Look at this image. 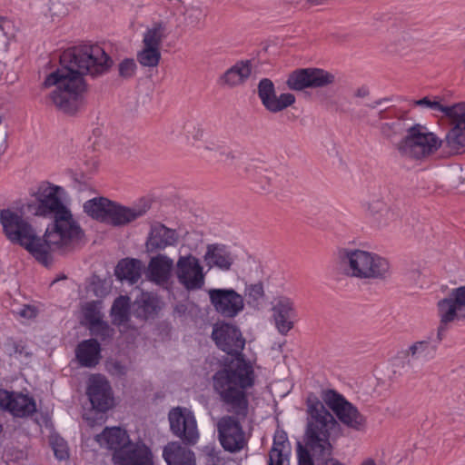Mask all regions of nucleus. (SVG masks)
Masks as SVG:
<instances>
[{"mask_svg":"<svg viewBox=\"0 0 465 465\" xmlns=\"http://www.w3.org/2000/svg\"><path fill=\"white\" fill-rule=\"evenodd\" d=\"M297 454L299 465H310L313 463V454L306 444L305 446H302L301 443L298 444Z\"/></svg>","mask_w":465,"mask_h":465,"instance_id":"46","label":"nucleus"},{"mask_svg":"<svg viewBox=\"0 0 465 465\" xmlns=\"http://www.w3.org/2000/svg\"><path fill=\"white\" fill-rule=\"evenodd\" d=\"M85 318L89 322V330L93 335L99 337L102 341L113 338L114 330L106 322L101 320L99 316L87 312Z\"/></svg>","mask_w":465,"mask_h":465,"instance_id":"37","label":"nucleus"},{"mask_svg":"<svg viewBox=\"0 0 465 465\" xmlns=\"http://www.w3.org/2000/svg\"><path fill=\"white\" fill-rule=\"evenodd\" d=\"M172 432L185 445H194L199 439L197 422L193 414L186 408H173L168 415Z\"/></svg>","mask_w":465,"mask_h":465,"instance_id":"15","label":"nucleus"},{"mask_svg":"<svg viewBox=\"0 0 465 465\" xmlns=\"http://www.w3.org/2000/svg\"><path fill=\"white\" fill-rule=\"evenodd\" d=\"M151 205L140 200L132 206H124L105 197H95L84 203V211L93 219L114 227L125 226L143 217Z\"/></svg>","mask_w":465,"mask_h":465,"instance_id":"5","label":"nucleus"},{"mask_svg":"<svg viewBox=\"0 0 465 465\" xmlns=\"http://www.w3.org/2000/svg\"><path fill=\"white\" fill-rule=\"evenodd\" d=\"M437 345H432L429 340L419 341L411 344L404 352L408 363L411 361H429L433 358Z\"/></svg>","mask_w":465,"mask_h":465,"instance_id":"35","label":"nucleus"},{"mask_svg":"<svg viewBox=\"0 0 465 465\" xmlns=\"http://www.w3.org/2000/svg\"><path fill=\"white\" fill-rule=\"evenodd\" d=\"M208 294L214 310L225 318H234L243 311V297L233 289H210Z\"/></svg>","mask_w":465,"mask_h":465,"instance_id":"17","label":"nucleus"},{"mask_svg":"<svg viewBox=\"0 0 465 465\" xmlns=\"http://www.w3.org/2000/svg\"><path fill=\"white\" fill-rule=\"evenodd\" d=\"M63 193V187L42 181L31 193V213L52 219L42 239L31 232V255L45 267L53 263L54 252L70 253L84 237V230L61 199Z\"/></svg>","mask_w":465,"mask_h":465,"instance_id":"1","label":"nucleus"},{"mask_svg":"<svg viewBox=\"0 0 465 465\" xmlns=\"http://www.w3.org/2000/svg\"><path fill=\"white\" fill-rule=\"evenodd\" d=\"M440 325L437 331L440 342L447 331V325L465 320V285L451 289L448 295L437 303Z\"/></svg>","mask_w":465,"mask_h":465,"instance_id":"9","label":"nucleus"},{"mask_svg":"<svg viewBox=\"0 0 465 465\" xmlns=\"http://www.w3.org/2000/svg\"><path fill=\"white\" fill-rule=\"evenodd\" d=\"M178 241L179 234L176 230L168 228L160 222H153L145 241V248L148 252H156L175 246Z\"/></svg>","mask_w":465,"mask_h":465,"instance_id":"22","label":"nucleus"},{"mask_svg":"<svg viewBox=\"0 0 465 465\" xmlns=\"http://www.w3.org/2000/svg\"><path fill=\"white\" fill-rule=\"evenodd\" d=\"M87 396L92 404V411L85 415L91 426L105 421L104 414L114 406L112 388L103 376H93L87 387Z\"/></svg>","mask_w":465,"mask_h":465,"instance_id":"8","label":"nucleus"},{"mask_svg":"<svg viewBox=\"0 0 465 465\" xmlns=\"http://www.w3.org/2000/svg\"><path fill=\"white\" fill-rule=\"evenodd\" d=\"M161 59V52L157 48H143L137 54V61L142 66L155 67Z\"/></svg>","mask_w":465,"mask_h":465,"instance_id":"40","label":"nucleus"},{"mask_svg":"<svg viewBox=\"0 0 465 465\" xmlns=\"http://www.w3.org/2000/svg\"><path fill=\"white\" fill-rule=\"evenodd\" d=\"M452 127L445 137L446 146L452 151L465 147V102L448 105L444 114Z\"/></svg>","mask_w":465,"mask_h":465,"instance_id":"19","label":"nucleus"},{"mask_svg":"<svg viewBox=\"0 0 465 465\" xmlns=\"http://www.w3.org/2000/svg\"><path fill=\"white\" fill-rule=\"evenodd\" d=\"M184 134L188 139L192 138L193 141H200L203 137V129L202 126L194 122H187L183 125Z\"/></svg>","mask_w":465,"mask_h":465,"instance_id":"43","label":"nucleus"},{"mask_svg":"<svg viewBox=\"0 0 465 465\" xmlns=\"http://www.w3.org/2000/svg\"><path fill=\"white\" fill-rule=\"evenodd\" d=\"M413 104L415 106L427 108L434 112H440L443 114V115L445 114L448 108V105H443L440 104V98L439 96H434L432 99L429 96H425L421 99L415 100Z\"/></svg>","mask_w":465,"mask_h":465,"instance_id":"42","label":"nucleus"},{"mask_svg":"<svg viewBox=\"0 0 465 465\" xmlns=\"http://www.w3.org/2000/svg\"><path fill=\"white\" fill-rule=\"evenodd\" d=\"M95 440L102 447H105L114 452H118L131 440L125 430L119 427L105 428L102 433L95 436Z\"/></svg>","mask_w":465,"mask_h":465,"instance_id":"29","label":"nucleus"},{"mask_svg":"<svg viewBox=\"0 0 465 465\" xmlns=\"http://www.w3.org/2000/svg\"><path fill=\"white\" fill-rule=\"evenodd\" d=\"M204 149L210 151L213 153V158L217 159V161L222 162L227 165L233 166L238 175L242 177L251 176V164L243 162L241 155L237 154L228 146L223 144L211 143L204 146Z\"/></svg>","mask_w":465,"mask_h":465,"instance_id":"25","label":"nucleus"},{"mask_svg":"<svg viewBox=\"0 0 465 465\" xmlns=\"http://www.w3.org/2000/svg\"><path fill=\"white\" fill-rule=\"evenodd\" d=\"M335 76L320 68H300L289 74L287 87L292 91H302L306 88H322L332 84Z\"/></svg>","mask_w":465,"mask_h":465,"instance_id":"12","label":"nucleus"},{"mask_svg":"<svg viewBox=\"0 0 465 465\" xmlns=\"http://www.w3.org/2000/svg\"><path fill=\"white\" fill-rule=\"evenodd\" d=\"M178 282L188 292L201 290L205 283V273L200 261L189 253L181 255L175 266Z\"/></svg>","mask_w":465,"mask_h":465,"instance_id":"13","label":"nucleus"},{"mask_svg":"<svg viewBox=\"0 0 465 465\" xmlns=\"http://www.w3.org/2000/svg\"><path fill=\"white\" fill-rule=\"evenodd\" d=\"M237 259L229 246L222 243H211L206 246L203 262L209 270L217 269L221 272L232 270Z\"/></svg>","mask_w":465,"mask_h":465,"instance_id":"23","label":"nucleus"},{"mask_svg":"<svg viewBox=\"0 0 465 465\" xmlns=\"http://www.w3.org/2000/svg\"><path fill=\"white\" fill-rule=\"evenodd\" d=\"M31 420L39 427L41 433H47L49 445L54 457L60 461L68 460L70 454L67 442L54 431V425L48 411H37L36 402L33 397H31Z\"/></svg>","mask_w":465,"mask_h":465,"instance_id":"14","label":"nucleus"},{"mask_svg":"<svg viewBox=\"0 0 465 465\" xmlns=\"http://www.w3.org/2000/svg\"><path fill=\"white\" fill-rule=\"evenodd\" d=\"M37 314V310L35 306L31 305V319L35 317Z\"/></svg>","mask_w":465,"mask_h":465,"instance_id":"54","label":"nucleus"},{"mask_svg":"<svg viewBox=\"0 0 465 465\" xmlns=\"http://www.w3.org/2000/svg\"><path fill=\"white\" fill-rule=\"evenodd\" d=\"M13 24L8 19L0 16V32L5 36L13 35Z\"/></svg>","mask_w":465,"mask_h":465,"instance_id":"47","label":"nucleus"},{"mask_svg":"<svg viewBox=\"0 0 465 465\" xmlns=\"http://www.w3.org/2000/svg\"><path fill=\"white\" fill-rule=\"evenodd\" d=\"M462 65L465 68V59L462 61Z\"/></svg>","mask_w":465,"mask_h":465,"instance_id":"56","label":"nucleus"},{"mask_svg":"<svg viewBox=\"0 0 465 465\" xmlns=\"http://www.w3.org/2000/svg\"><path fill=\"white\" fill-rule=\"evenodd\" d=\"M159 310V301L150 292H141L132 305V313L141 320L154 317Z\"/></svg>","mask_w":465,"mask_h":465,"instance_id":"30","label":"nucleus"},{"mask_svg":"<svg viewBox=\"0 0 465 465\" xmlns=\"http://www.w3.org/2000/svg\"><path fill=\"white\" fill-rule=\"evenodd\" d=\"M410 126L402 118H397L392 122L383 123L380 125V131L382 136L391 139L396 135L401 134L404 132L408 133Z\"/></svg>","mask_w":465,"mask_h":465,"instance_id":"39","label":"nucleus"},{"mask_svg":"<svg viewBox=\"0 0 465 465\" xmlns=\"http://www.w3.org/2000/svg\"><path fill=\"white\" fill-rule=\"evenodd\" d=\"M307 412L304 443L312 450L313 458L322 465H343L338 460L331 458L333 446L331 436L339 426L333 415L320 401L310 403Z\"/></svg>","mask_w":465,"mask_h":465,"instance_id":"4","label":"nucleus"},{"mask_svg":"<svg viewBox=\"0 0 465 465\" xmlns=\"http://www.w3.org/2000/svg\"><path fill=\"white\" fill-rule=\"evenodd\" d=\"M245 295L250 300L249 302H251V301L258 302L264 295V290H263L262 283L257 282V283L250 284V285L246 286Z\"/></svg>","mask_w":465,"mask_h":465,"instance_id":"45","label":"nucleus"},{"mask_svg":"<svg viewBox=\"0 0 465 465\" xmlns=\"http://www.w3.org/2000/svg\"><path fill=\"white\" fill-rule=\"evenodd\" d=\"M113 460L116 465H153L152 450L143 440H130L118 452H114Z\"/></svg>","mask_w":465,"mask_h":465,"instance_id":"21","label":"nucleus"},{"mask_svg":"<svg viewBox=\"0 0 465 465\" xmlns=\"http://www.w3.org/2000/svg\"><path fill=\"white\" fill-rule=\"evenodd\" d=\"M173 268V261L165 254L153 257L147 267V278L160 286L167 285Z\"/></svg>","mask_w":465,"mask_h":465,"instance_id":"27","label":"nucleus"},{"mask_svg":"<svg viewBox=\"0 0 465 465\" xmlns=\"http://www.w3.org/2000/svg\"><path fill=\"white\" fill-rule=\"evenodd\" d=\"M290 443L284 431H277L273 438V444L269 454V463L288 465V452Z\"/></svg>","mask_w":465,"mask_h":465,"instance_id":"34","label":"nucleus"},{"mask_svg":"<svg viewBox=\"0 0 465 465\" xmlns=\"http://www.w3.org/2000/svg\"><path fill=\"white\" fill-rule=\"evenodd\" d=\"M2 430H3V426H2V424L0 423V433L2 432Z\"/></svg>","mask_w":465,"mask_h":465,"instance_id":"55","label":"nucleus"},{"mask_svg":"<svg viewBox=\"0 0 465 465\" xmlns=\"http://www.w3.org/2000/svg\"><path fill=\"white\" fill-rule=\"evenodd\" d=\"M15 352L18 354H25V356L28 354L26 351V346L21 344L15 345Z\"/></svg>","mask_w":465,"mask_h":465,"instance_id":"50","label":"nucleus"},{"mask_svg":"<svg viewBox=\"0 0 465 465\" xmlns=\"http://www.w3.org/2000/svg\"><path fill=\"white\" fill-rule=\"evenodd\" d=\"M101 347L95 339L81 341L75 350L76 359L84 367L95 366L100 359Z\"/></svg>","mask_w":465,"mask_h":465,"instance_id":"32","label":"nucleus"},{"mask_svg":"<svg viewBox=\"0 0 465 465\" xmlns=\"http://www.w3.org/2000/svg\"><path fill=\"white\" fill-rule=\"evenodd\" d=\"M257 93L262 104L272 114L282 112L296 101L294 94L291 93H282L277 95L274 84L269 78L260 80Z\"/></svg>","mask_w":465,"mask_h":465,"instance_id":"20","label":"nucleus"},{"mask_svg":"<svg viewBox=\"0 0 465 465\" xmlns=\"http://www.w3.org/2000/svg\"><path fill=\"white\" fill-rule=\"evenodd\" d=\"M136 70V64L134 59H124L118 66L119 75L124 78L132 77Z\"/></svg>","mask_w":465,"mask_h":465,"instance_id":"44","label":"nucleus"},{"mask_svg":"<svg viewBox=\"0 0 465 465\" xmlns=\"http://www.w3.org/2000/svg\"><path fill=\"white\" fill-rule=\"evenodd\" d=\"M28 308L29 306L25 304L21 309H19L18 311H14V312L17 313L22 318H25Z\"/></svg>","mask_w":465,"mask_h":465,"instance_id":"51","label":"nucleus"},{"mask_svg":"<svg viewBox=\"0 0 465 465\" xmlns=\"http://www.w3.org/2000/svg\"><path fill=\"white\" fill-rule=\"evenodd\" d=\"M0 223L5 236L11 243L29 251V223L21 210H1Z\"/></svg>","mask_w":465,"mask_h":465,"instance_id":"11","label":"nucleus"},{"mask_svg":"<svg viewBox=\"0 0 465 465\" xmlns=\"http://www.w3.org/2000/svg\"><path fill=\"white\" fill-rule=\"evenodd\" d=\"M113 60L98 45L74 46L60 56V66L45 81V86L55 85L51 99L63 113L74 115L84 105L87 84L84 74L97 76L106 73Z\"/></svg>","mask_w":465,"mask_h":465,"instance_id":"2","label":"nucleus"},{"mask_svg":"<svg viewBox=\"0 0 465 465\" xmlns=\"http://www.w3.org/2000/svg\"><path fill=\"white\" fill-rule=\"evenodd\" d=\"M442 143L425 126L416 124L410 126L406 136L398 143L397 149L402 156L419 160L435 153Z\"/></svg>","mask_w":465,"mask_h":465,"instance_id":"7","label":"nucleus"},{"mask_svg":"<svg viewBox=\"0 0 465 465\" xmlns=\"http://www.w3.org/2000/svg\"><path fill=\"white\" fill-rule=\"evenodd\" d=\"M166 37L165 26L163 23H155L151 28H148L143 35V46L148 48H157L160 50L163 40Z\"/></svg>","mask_w":465,"mask_h":465,"instance_id":"38","label":"nucleus"},{"mask_svg":"<svg viewBox=\"0 0 465 465\" xmlns=\"http://www.w3.org/2000/svg\"><path fill=\"white\" fill-rule=\"evenodd\" d=\"M388 191L381 184H374L368 191V212L381 226L399 217V213L389 206Z\"/></svg>","mask_w":465,"mask_h":465,"instance_id":"16","label":"nucleus"},{"mask_svg":"<svg viewBox=\"0 0 465 465\" xmlns=\"http://www.w3.org/2000/svg\"><path fill=\"white\" fill-rule=\"evenodd\" d=\"M184 23L192 27H198L204 20L206 13L198 6H189L183 13Z\"/></svg>","mask_w":465,"mask_h":465,"instance_id":"41","label":"nucleus"},{"mask_svg":"<svg viewBox=\"0 0 465 465\" xmlns=\"http://www.w3.org/2000/svg\"><path fill=\"white\" fill-rule=\"evenodd\" d=\"M232 413V411H230ZM233 416H224L218 421V433L221 445L225 450L233 452L240 450L244 444V435L240 420L241 418L232 412Z\"/></svg>","mask_w":465,"mask_h":465,"instance_id":"18","label":"nucleus"},{"mask_svg":"<svg viewBox=\"0 0 465 465\" xmlns=\"http://www.w3.org/2000/svg\"><path fill=\"white\" fill-rule=\"evenodd\" d=\"M344 272L360 279L384 280L390 277V263L376 253L360 249L344 248L338 252Z\"/></svg>","mask_w":465,"mask_h":465,"instance_id":"6","label":"nucleus"},{"mask_svg":"<svg viewBox=\"0 0 465 465\" xmlns=\"http://www.w3.org/2000/svg\"><path fill=\"white\" fill-rule=\"evenodd\" d=\"M212 338L217 347L229 355L235 356L232 365L224 367L213 376V387L220 401L238 417L244 418L249 412V400L246 390L254 385L255 374L251 363L247 362L242 351L245 339L240 329L230 323L214 326Z\"/></svg>","mask_w":465,"mask_h":465,"instance_id":"3","label":"nucleus"},{"mask_svg":"<svg viewBox=\"0 0 465 465\" xmlns=\"http://www.w3.org/2000/svg\"><path fill=\"white\" fill-rule=\"evenodd\" d=\"M130 298L128 296L117 297L111 308L110 314L114 325H124L130 320Z\"/></svg>","mask_w":465,"mask_h":465,"instance_id":"36","label":"nucleus"},{"mask_svg":"<svg viewBox=\"0 0 465 465\" xmlns=\"http://www.w3.org/2000/svg\"><path fill=\"white\" fill-rule=\"evenodd\" d=\"M0 410L15 418L29 415V398L22 393L0 390Z\"/></svg>","mask_w":465,"mask_h":465,"instance_id":"26","label":"nucleus"},{"mask_svg":"<svg viewBox=\"0 0 465 465\" xmlns=\"http://www.w3.org/2000/svg\"><path fill=\"white\" fill-rule=\"evenodd\" d=\"M369 95L370 88L367 85H361L358 87L353 93V96L356 98H366Z\"/></svg>","mask_w":465,"mask_h":465,"instance_id":"48","label":"nucleus"},{"mask_svg":"<svg viewBox=\"0 0 465 465\" xmlns=\"http://www.w3.org/2000/svg\"><path fill=\"white\" fill-rule=\"evenodd\" d=\"M388 117L389 116L387 114V109L379 111V113H378L379 120L387 119Z\"/></svg>","mask_w":465,"mask_h":465,"instance_id":"52","label":"nucleus"},{"mask_svg":"<svg viewBox=\"0 0 465 465\" xmlns=\"http://www.w3.org/2000/svg\"><path fill=\"white\" fill-rule=\"evenodd\" d=\"M461 179H462V182H465V177H461Z\"/></svg>","mask_w":465,"mask_h":465,"instance_id":"57","label":"nucleus"},{"mask_svg":"<svg viewBox=\"0 0 465 465\" xmlns=\"http://www.w3.org/2000/svg\"><path fill=\"white\" fill-rule=\"evenodd\" d=\"M391 101V98L389 97H384V98H381V99H378V100H375L373 101L372 103L371 104H368L367 106L371 109H375L382 104H385L387 103H390Z\"/></svg>","mask_w":465,"mask_h":465,"instance_id":"49","label":"nucleus"},{"mask_svg":"<svg viewBox=\"0 0 465 465\" xmlns=\"http://www.w3.org/2000/svg\"><path fill=\"white\" fill-rule=\"evenodd\" d=\"M252 64L249 60L239 61L227 69L219 78V84L233 88L243 84L251 76Z\"/></svg>","mask_w":465,"mask_h":465,"instance_id":"28","label":"nucleus"},{"mask_svg":"<svg viewBox=\"0 0 465 465\" xmlns=\"http://www.w3.org/2000/svg\"><path fill=\"white\" fill-rule=\"evenodd\" d=\"M360 465H377V463L372 459H366Z\"/></svg>","mask_w":465,"mask_h":465,"instance_id":"53","label":"nucleus"},{"mask_svg":"<svg viewBox=\"0 0 465 465\" xmlns=\"http://www.w3.org/2000/svg\"><path fill=\"white\" fill-rule=\"evenodd\" d=\"M322 399L342 424L355 430H364L365 416L341 394L334 390H328L324 391Z\"/></svg>","mask_w":465,"mask_h":465,"instance_id":"10","label":"nucleus"},{"mask_svg":"<svg viewBox=\"0 0 465 465\" xmlns=\"http://www.w3.org/2000/svg\"><path fill=\"white\" fill-rule=\"evenodd\" d=\"M272 311L277 331L282 335H286L294 326L296 318L294 302L288 297L280 296L275 299Z\"/></svg>","mask_w":465,"mask_h":465,"instance_id":"24","label":"nucleus"},{"mask_svg":"<svg viewBox=\"0 0 465 465\" xmlns=\"http://www.w3.org/2000/svg\"><path fill=\"white\" fill-rule=\"evenodd\" d=\"M143 263L134 258H124L117 263L114 274L120 281L136 283L142 276Z\"/></svg>","mask_w":465,"mask_h":465,"instance_id":"33","label":"nucleus"},{"mask_svg":"<svg viewBox=\"0 0 465 465\" xmlns=\"http://www.w3.org/2000/svg\"><path fill=\"white\" fill-rule=\"evenodd\" d=\"M163 456L168 465H195L194 453L179 442L168 443Z\"/></svg>","mask_w":465,"mask_h":465,"instance_id":"31","label":"nucleus"}]
</instances>
